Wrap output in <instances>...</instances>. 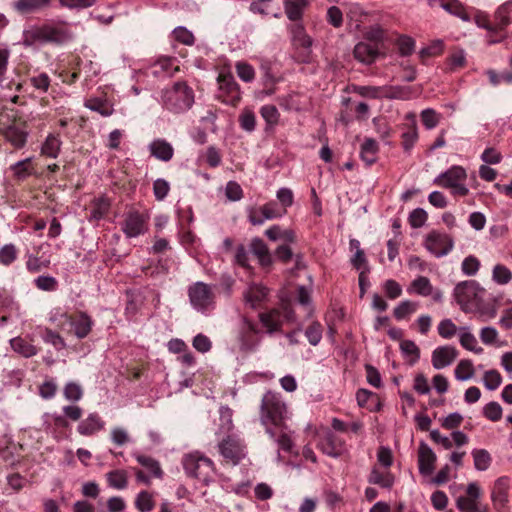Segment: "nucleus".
<instances>
[{"label": "nucleus", "mask_w": 512, "mask_h": 512, "mask_svg": "<svg viewBox=\"0 0 512 512\" xmlns=\"http://www.w3.org/2000/svg\"><path fill=\"white\" fill-rule=\"evenodd\" d=\"M260 421L265 427V432L285 452H291L293 448L292 430L286 421L289 418L288 408L282 396L278 392L267 391L260 404Z\"/></svg>", "instance_id": "nucleus-1"}, {"label": "nucleus", "mask_w": 512, "mask_h": 512, "mask_svg": "<svg viewBox=\"0 0 512 512\" xmlns=\"http://www.w3.org/2000/svg\"><path fill=\"white\" fill-rule=\"evenodd\" d=\"M71 38L72 33L66 22L49 21L25 30L23 44L27 47L44 44L62 45Z\"/></svg>", "instance_id": "nucleus-2"}, {"label": "nucleus", "mask_w": 512, "mask_h": 512, "mask_svg": "<svg viewBox=\"0 0 512 512\" xmlns=\"http://www.w3.org/2000/svg\"><path fill=\"white\" fill-rule=\"evenodd\" d=\"M161 99L167 110L173 113H182L192 107L194 91L186 82L178 81L162 91Z\"/></svg>", "instance_id": "nucleus-3"}, {"label": "nucleus", "mask_w": 512, "mask_h": 512, "mask_svg": "<svg viewBox=\"0 0 512 512\" xmlns=\"http://www.w3.org/2000/svg\"><path fill=\"white\" fill-rule=\"evenodd\" d=\"M181 463L188 477L198 479L205 484L212 480V476L215 473L213 461L199 451L185 454L182 457Z\"/></svg>", "instance_id": "nucleus-4"}, {"label": "nucleus", "mask_w": 512, "mask_h": 512, "mask_svg": "<svg viewBox=\"0 0 512 512\" xmlns=\"http://www.w3.org/2000/svg\"><path fill=\"white\" fill-rule=\"evenodd\" d=\"M485 290L480 287L475 280H466L458 283L453 292V296L460 309L465 313H471L473 306L483 297Z\"/></svg>", "instance_id": "nucleus-5"}, {"label": "nucleus", "mask_w": 512, "mask_h": 512, "mask_svg": "<svg viewBox=\"0 0 512 512\" xmlns=\"http://www.w3.org/2000/svg\"><path fill=\"white\" fill-rule=\"evenodd\" d=\"M188 297L191 306L201 312L207 313L215 308V294L210 285L198 281L188 287Z\"/></svg>", "instance_id": "nucleus-6"}, {"label": "nucleus", "mask_w": 512, "mask_h": 512, "mask_svg": "<svg viewBox=\"0 0 512 512\" xmlns=\"http://www.w3.org/2000/svg\"><path fill=\"white\" fill-rule=\"evenodd\" d=\"M218 451L224 462L238 465L246 457V445L235 435H228L218 443Z\"/></svg>", "instance_id": "nucleus-7"}, {"label": "nucleus", "mask_w": 512, "mask_h": 512, "mask_svg": "<svg viewBox=\"0 0 512 512\" xmlns=\"http://www.w3.org/2000/svg\"><path fill=\"white\" fill-rule=\"evenodd\" d=\"M217 82L219 85L218 98L225 104L236 106L240 99V87L231 73H220Z\"/></svg>", "instance_id": "nucleus-8"}, {"label": "nucleus", "mask_w": 512, "mask_h": 512, "mask_svg": "<svg viewBox=\"0 0 512 512\" xmlns=\"http://www.w3.org/2000/svg\"><path fill=\"white\" fill-rule=\"evenodd\" d=\"M0 136L15 150H20L26 146L29 132L25 123L13 121L7 125H0Z\"/></svg>", "instance_id": "nucleus-9"}, {"label": "nucleus", "mask_w": 512, "mask_h": 512, "mask_svg": "<svg viewBox=\"0 0 512 512\" xmlns=\"http://www.w3.org/2000/svg\"><path fill=\"white\" fill-rule=\"evenodd\" d=\"M149 217L139 211H129L121 223V230L128 238L143 235L148 230Z\"/></svg>", "instance_id": "nucleus-10"}, {"label": "nucleus", "mask_w": 512, "mask_h": 512, "mask_svg": "<svg viewBox=\"0 0 512 512\" xmlns=\"http://www.w3.org/2000/svg\"><path fill=\"white\" fill-rule=\"evenodd\" d=\"M453 239L450 235L436 230L431 231L425 238V247L436 257L447 255L453 248Z\"/></svg>", "instance_id": "nucleus-11"}, {"label": "nucleus", "mask_w": 512, "mask_h": 512, "mask_svg": "<svg viewBox=\"0 0 512 512\" xmlns=\"http://www.w3.org/2000/svg\"><path fill=\"white\" fill-rule=\"evenodd\" d=\"M63 317L71 325L74 335L78 339L86 338L92 331L94 321L86 312L79 311L75 315L64 313Z\"/></svg>", "instance_id": "nucleus-12"}, {"label": "nucleus", "mask_w": 512, "mask_h": 512, "mask_svg": "<svg viewBox=\"0 0 512 512\" xmlns=\"http://www.w3.org/2000/svg\"><path fill=\"white\" fill-rule=\"evenodd\" d=\"M259 329L257 325L244 319L243 328L239 335L240 350L245 353H250L256 350L259 345L260 339L258 338Z\"/></svg>", "instance_id": "nucleus-13"}, {"label": "nucleus", "mask_w": 512, "mask_h": 512, "mask_svg": "<svg viewBox=\"0 0 512 512\" xmlns=\"http://www.w3.org/2000/svg\"><path fill=\"white\" fill-rule=\"evenodd\" d=\"M508 489L509 479L507 477H500L495 481L491 499L498 512H508Z\"/></svg>", "instance_id": "nucleus-14"}, {"label": "nucleus", "mask_w": 512, "mask_h": 512, "mask_svg": "<svg viewBox=\"0 0 512 512\" xmlns=\"http://www.w3.org/2000/svg\"><path fill=\"white\" fill-rule=\"evenodd\" d=\"M466 178L467 174L465 169L461 166L455 165L437 176L434 180V184L443 188H451L456 184L465 182Z\"/></svg>", "instance_id": "nucleus-15"}, {"label": "nucleus", "mask_w": 512, "mask_h": 512, "mask_svg": "<svg viewBox=\"0 0 512 512\" xmlns=\"http://www.w3.org/2000/svg\"><path fill=\"white\" fill-rule=\"evenodd\" d=\"M436 454L424 442H420L418 448V467L422 475H430L435 469Z\"/></svg>", "instance_id": "nucleus-16"}, {"label": "nucleus", "mask_w": 512, "mask_h": 512, "mask_svg": "<svg viewBox=\"0 0 512 512\" xmlns=\"http://www.w3.org/2000/svg\"><path fill=\"white\" fill-rule=\"evenodd\" d=\"M320 450L331 457H339L344 451V442L332 432L326 433L319 441Z\"/></svg>", "instance_id": "nucleus-17"}, {"label": "nucleus", "mask_w": 512, "mask_h": 512, "mask_svg": "<svg viewBox=\"0 0 512 512\" xmlns=\"http://www.w3.org/2000/svg\"><path fill=\"white\" fill-rule=\"evenodd\" d=\"M458 352L452 346H440L432 353V365L435 369L449 366L457 357Z\"/></svg>", "instance_id": "nucleus-18"}, {"label": "nucleus", "mask_w": 512, "mask_h": 512, "mask_svg": "<svg viewBox=\"0 0 512 512\" xmlns=\"http://www.w3.org/2000/svg\"><path fill=\"white\" fill-rule=\"evenodd\" d=\"M150 155L157 160L169 162L174 156L173 146L165 139H154L148 146Z\"/></svg>", "instance_id": "nucleus-19"}, {"label": "nucleus", "mask_w": 512, "mask_h": 512, "mask_svg": "<svg viewBox=\"0 0 512 512\" xmlns=\"http://www.w3.org/2000/svg\"><path fill=\"white\" fill-rule=\"evenodd\" d=\"M249 248L263 268L270 267L272 265V255L263 239L258 237L253 238L250 242Z\"/></svg>", "instance_id": "nucleus-20"}, {"label": "nucleus", "mask_w": 512, "mask_h": 512, "mask_svg": "<svg viewBox=\"0 0 512 512\" xmlns=\"http://www.w3.org/2000/svg\"><path fill=\"white\" fill-rule=\"evenodd\" d=\"M104 426L105 422L102 420L99 414L91 413L87 418L78 424L77 431L83 436H91L104 429Z\"/></svg>", "instance_id": "nucleus-21"}, {"label": "nucleus", "mask_w": 512, "mask_h": 512, "mask_svg": "<svg viewBox=\"0 0 512 512\" xmlns=\"http://www.w3.org/2000/svg\"><path fill=\"white\" fill-rule=\"evenodd\" d=\"M354 57L365 64L373 63L379 54L378 45H373L367 42H359L355 45L353 50Z\"/></svg>", "instance_id": "nucleus-22"}, {"label": "nucleus", "mask_w": 512, "mask_h": 512, "mask_svg": "<svg viewBox=\"0 0 512 512\" xmlns=\"http://www.w3.org/2000/svg\"><path fill=\"white\" fill-rule=\"evenodd\" d=\"M259 320L266 328L267 333L272 334L281 329L283 323V315L277 309H272L259 314Z\"/></svg>", "instance_id": "nucleus-23"}, {"label": "nucleus", "mask_w": 512, "mask_h": 512, "mask_svg": "<svg viewBox=\"0 0 512 512\" xmlns=\"http://www.w3.org/2000/svg\"><path fill=\"white\" fill-rule=\"evenodd\" d=\"M308 6V0H285L284 10L289 20L299 23L303 17L305 8Z\"/></svg>", "instance_id": "nucleus-24"}, {"label": "nucleus", "mask_w": 512, "mask_h": 512, "mask_svg": "<svg viewBox=\"0 0 512 512\" xmlns=\"http://www.w3.org/2000/svg\"><path fill=\"white\" fill-rule=\"evenodd\" d=\"M378 152V143L372 138H366L361 144L360 158L367 166H371L377 161Z\"/></svg>", "instance_id": "nucleus-25"}, {"label": "nucleus", "mask_w": 512, "mask_h": 512, "mask_svg": "<svg viewBox=\"0 0 512 512\" xmlns=\"http://www.w3.org/2000/svg\"><path fill=\"white\" fill-rule=\"evenodd\" d=\"M368 482L381 488L391 489L394 485L395 477L389 471L382 472L377 467H373L368 476Z\"/></svg>", "instance_id": "nucleus-26"}, {"label": "nucleus", "mask_w": 512, "mask_h": 512, "mask_svg": "<svg viewBox=\"0 0 512 512\" xmlns=\"http://www.w3.org/2000/svg\"><path fill=\"white\" fill-rule=\"evenodd\" d=\"M11 348L14 352L20 354L25 358H30L38 354L39 349L32 343L28 342L25 338L20 336L10 340Z\"/></svg>", "instance_id": "nucleus-27"}, {"label": "nucleus", "mask_w": 512, "mask_h": 512, "mask_svg": "<svg viewBox=\"0 0 512 512\" xmlns=\"http://www.w3.org/2000/svg\"><path fill=\"white\" fill-rule=\"evenodd\" d=\"M39 335L46 344L52 345L57 351L66 348L64 338L57 331H54L51 328H39Z\"/></svg>", "instance_id": "nucleus-28"}, {"label": "nucleus", "mask_w": 512, "mask_h": 512, "mask_svg": "<svg viewBox=\"0 0 512 512\" xmlns=\"http://www.w3.org/2000/svg\"><path fill=\"white\" fill-rule=\"evenodd\" d=\"M62 141L59 135L50 133L41 147V154L49 158H57L61 150Z\"/></svg>", "instance_id": "nucleus-29"}, {"label": "nucleus", "mask_w": 512, "mask_h": 512, "mask_svg": "<svg viewBox=\"0 0 512 512\" xmlns=\"http://www.w3.org/2000/svg\"><path fill=\"white\" fill-rule=\"evenodd\" d=\"M441 7L448 13L459 17L465 22L471 20V15L467 11V8L458 0H445L442 2Z\"/></svg>", "instance_id": "nucleus-30"}, {"label": "nucleus", "mask_w": 512, "mask_h": 512, "mask_svg": "<svg viewBox=\"0 0 512 512\" xmlns=\"http://www.w3.org/2000/svg\"><path fill=\"white\" fill-rule=\"evenodd\" d=\"M494 19L500 30L502 27L507 28L510 25L512 22V0L505 2L497 8L494 13Z\"/></svg>", "instance_id": "nucleus-31"}, {"label": "nucleus", "mask_w": 512, "mask_h": 512, "mask_svg": "<svg viewBox=\"0 0 512 512\" xmlns=\"http://www.w3.org/2000/svg\"><path fill=\"white\" fill-rule=\"evenodd\" d=\"M29 83L39 94H45L51 86V78L46 72L34 71Z\"/></svg>", "instance_id": "nucleus-32"}, {"label": "nucleus", "mask_w": 512, "mask_h": 512, "mask_svg": "<svg viewBox=\"0 0 512 512\" xmlns=\"http://www.w3.org/2000/svg\"><path fill=\"white\" fill-rule=\"evenodd\" d=\"M50 2V0H17L14 7L18 12L27 14L48 7Z\"/></svg>", "instance_id": "nucleus-33"}, {"label": "nucleus", "mask_w": 512, "mask_h": 512, "mask_svg": "<svg viewBox=\"0 0 512 512\" xmlns=\"http://www.w3.org/2000/svg\"><path fill=\"white\" fill-rule=\"evenodd\" d=\"M32 157L20 160L10 166V171L18 180H23L33 174Z\"/></svg>", "instance_id": "nucleus-34"}, {"label": "nucleus", "mask_w": 512, "mask_h": 512, "mask_svg": "<svg viewBox=\"0 0 512 512\" xmlns=\"http://www.w3.org/2000/svg\"><path fill=\"white\" fill-rule=\"evenodd\" d=\"M293 42L303 48H310L312 46V39L306 33L304 26L301 23H294L290 27Z\"/></svg>", "instance_id": "nucleus-35"}, {"label": "nucleus", "mask_w": 512, "mask_h": 512, "mask_svg": "<svg viewBox=\"0 0 512 512\" xmlns=\"http://www.w3.org/2000/svg\"><path fill=\"white\" fill-rule=\"evenodd\" d=\"M381 97L388 99L408 100L411 97V88L407 86L382 87Z\"/></svg>", "instance_id": "nucleus-36"}, {"label": "nucleus", "mask_w": 512, "mask_h": 512, "mask_svg": "<svg viewBox=\"0 0 512 512\" xmlns=\"http://www.w3.org/2000/svg\"><path fill=\"white\" fill-rule=\"evenodd\" d=\"M108 485L114 489L122 490L128 485V474L123 469H116L106 474Z\"/></svg>", "instance_id": "nucleus-37"}, {"label": "nucleus", "mask_w": 512, "mask_h": 512, "mask_svg": "<svg viewBox=\"0 0 512 512\" xmlns=\"http://www.w3.org/2000/svg\"><path fill=\"white\" fill-rule=\"evenodd\" d=\"M472 312L478 313L481 321H487L497 315V307L494 303H485L483 297H480L473 306Z\"/></svg>", "instance_id": "nucleus-38"}, {"label": "nucleus", "mask_w": 512, "mask_h": 512, "mask_svg": "<svg viewBox=\"0 0 512 512\" xmlns=\"http://www.w3.org/2000/svg\"><path fill=\"white\" fill-rule=\"evenodd\" d=\"M460 344L466 350L472 351L476 354H481L483 352V348L478 346V342L476 337L468 331L467 327H460Z\"/></svg>", "instance_id": "nucleus-39"}, {"label": "nucleus", "mask_w": 512, "mask_h": 512, "mask_svg": "<svg viewBox=\"0 0 512 512\" xmlns=\"http://www.w3.org/2000/svg\"><path fill=\"white\" fill-rule=\"evenodd\" d=\"M85 107L104 117L110 116L114 112L113 106L109 102L97 97L86 100Z\"/></svg>", "instance_id": "nucleus-40"}, {"label": "nucleus", "mask_w": 512, "mask_h": 512, "mask_svg": "<svg viewBox=\"0 0 512 512\" xmlns=\"http://www.w3.org/2000/svg\"><path fill=\"white\" fill-rule=\"evenodd\" d=\"M419 307L417 302L410 300L401 301L393 310V316L396 320H403L415 313Z\"/></svg>", "instance_id": "nucleus-41"}, {"label": "nucleus", "mask_w": 512, "mask_h": 512, "mask_svg": "<svg viewBox=\"0 0 512 512\" xmlns=\"http://www.w3.org/2000/svg\"><path fill=\"white\" fill-rule=\"evenodd\" d=\"M267 296V289L262 286H251L249 290L245 293L244 298L247 303L250 304L252 308H256V306Z\"/></svg>", "instance_id": "nucleus-42"}, {"label": "nucleus", "mask_w": 512, "mask_h": 512, "mask_svg": "<svg viewBox=\"0 0 512 512\" xmlns=\"http://www.w3.org/2000/svg\"><path fill=\"white\" fill-rule=\"evenodd\" d=\"M137 459V462L143 466L144 468H146L153 477L155 478H162L163 476V471L160 467V464L157 460H155L154 458L150 457V456H145V455H138L136 457Z\"/></svg>", "instance_id": "nucleus-43"}, {"label": "nucleus", "mask_w": 512, "mask_h": 512, "mask_svg": "<svg viewBox=\"0 0 512 512\" xmlns=\"http://www.w3.org/2000/svg\"><path fill=\"white\" fill-rule=\"evenodd\" d=\"M492 280L499 285H506L512 280V271L504 264H496L492 270Z\"/></svg>", "instance_id": "nucleus-44"}, {"label": "nucleus", "mask_w": 512, "mask_h": 512, "mask_svg": "<svg viewBox=\"0 0 512 512\" xmlns=\"http://www.w3.org/2000/svg\"><path fill=\"white\" fill-rule=\"evenodd\" d=\"M455 377L459 381H466L474 376V367L471 360L462 359L455 368Z\"/></svg>", "instance_id": "nucleus-45"}, {"label": "nucleus", "mask_w": 512, "mask_h": 512, "mask_svg": "<svg viewBox=\"0 0 512 512\" xmlns=\"http://www.w3.org/2000/svg\"><path fill=\"white\" fill-rule=\"evenodd\" d=\"M135 507L140 512H150L154 508L153 496L150 492L143 490L138 493L135 499Z\"/></svg>", "instance_id": "nucleus-46"}, {"label": "nucleus", "mask_w": 512, "mask_h": 512, "mask_svg": "<svg viewBox=\"0 0 512 512\" xmlns=\"http://www.w3.org/2000/svg\"><path fill=\"white\" fill-rule=\"evenodd\" d=\"M110 209V202L107 198L101 197L95 199L91 208V218L95 220L102 219Z\"/></svg>", "instance_id": "nucleus-47"}, {"label": "nucleus", "mask_w": 512, "mask_h": 512, "mask_svg": "<svg viewBox=\"0 0 512 512\" xmlns=\"http://www.w3.org/2000/svg\"><path fill=\"white\" fill-rule=\"evenodd\" d=\"M411 289L421 296H429L433 292L430 280L425 276H419L411 283Z\"/></svg>", "instance_id": "nucleus-48"}, {"label": "nucleus", "mask_w": 512, "mask_h": 512, "mask_svg": "<svg viewBox=\"0 0 512 512\" xmlns=\"http://www.w3.org/2000/svg\"><path fill=\"white\" fill-rule=\"evenodd\" d=\"M474 466L479 471H485L491 464V456L485 449H475L472 452Z\"/></svg>", "instance_id": "nucleus-49"}, {"label": "nucleus", "mask_w": 512, "mask_h": 512, "mask_svg": "<svg viewBox=\"0 0 512 512\" xmlns=\"http://www.w3.org/2000/svg\"><path fill=\"white\" fill-rule=\"evenodd\" d=\"M507 30L506 27H502L501 30L498 28V24L494 23V26L491 30L487 31L486 35V43L488 45H494L503 42L506 38Z\"/></svg>", "instance_id": "nucleus-50"}, {"label": "nucleus", "mask_w": 512, "mask_h": 512, "mask_svg": "<svg viewBox=\"0 0 512 512\" xmlns=\"http://www.w3.org/2000/svg\"><path fill=\"white\" fill-rule=\"evenodd\" d=\"M18 255V250L14 244H6L0 249V263L4 266L11 265Z\"/></svg>", "instance_id": "nucleus-51"}, {"label": "nucleus", "mask_w": 512, "mask_h": 512, "mask_svg": "<svg viewBox=\"0 0 512 512\" xmlns=\"http://www.w3.org/2000/svg\"><path fill=\"white\" fill-rule=\"evenodd\" d=\"M176 59L174 58H165L159 60L154 66V73L158 74L160 72L165 73L169 76L174 75V72L179 70L178 66H175Z\"/></svg>", "instance_id": "nucleus-52"}, {"label": "nucleus", "mask_w": 512, "mask_h": 512, "mask_svg": "<svg viewBox=\"0 0 512 512\" xmlns=\"http://www.w3.org/2000/svg\"><path fill=\"white\" fill-rule=\"evenodd\" d=\"M35 286L42 291H55L58 288V281L55 277L49 275L38 276L34 280Z\"/></svg>", "instance_id": "nucleus-53"}, {"label": "nucleus", "mask_w": 512, "mask_h": 512, "mask_svg": "<svg viewBox=\"0 0 512 512\" xmlns=\"http://www.w3.org/2000/svg\"><path fill=\"white\" fill-rule=\"evenodd\" d=\"M262 207V214L266 218V220H272L276 218H280L285 214V209H281L279 204L275 201H270Z\"/></svg>", "instance_id": "nucleus-54"}, {"label": "nucleus", "mask_w": 512, "mask_h": 512, "mask_svg": "<svg viewBox=\"0 0 512 512\" xmlns=\"http://www.w3.org/2000/svg\"><path fill=\"white\" fill-rule=\"evenodd\" d=\"M400 350L404 355L412 356L410 364L413 365L420 358V349L412 340H403L400 343Z\"/></svg>", "instance_id": "nucleus-55"}, {"label": "nucleus", "mask_w": 512, "mask_h": 512, "mask_svg": "<svg viewBox=\"0 0 512 512\" xmlns=\"http://www.w3.org/2000/svg\"><path fill=\"white\" fill-rule=\"evenodd\" d=\"M440 114H438L434 109L428 108L421 112V121L426 129L435 128L440 121Z\"/></svg>", "instance_id": "nucleus-56"}, {"label": "nucleus", "mask_w": 512, "mask_h": 512, "mask_svg": "<svg viewBox=\"0 0 512 512\" xmlns=\"http://www.w3.org/2000/svg\"><path fill=\"white\" fill-rule=\"evenodd\" d=\"M173 37L176 41L184 45H193L195 41V37L191 31L187 28L179 26L175 28L172 32Z\"/></svg>", "instance_id": "nucleus-57"}, {"label": "nucleus", "mask_w": 512, "mask_h": 512, "mask_svg": "<svg viewBox=\"0 0 512 512\" xmlns=\"http://www.w3.org/2000/svg\"><path fill=\"white\" fill-rule=\"evenodd\" d=\"M63 394L67 400L76 402L82 398L83 389L79 384L75 382H69L65 385Z\"/></svg>", "instance_id": "nucleus-58"}, {"label": "nucleus", "mask_w": 512, "mask_h": 512, "mask_svg": "<svg viewBox=\"0 0 512 512\" xmlns=\"http://www.w3.org/2000/svg\"><path fill=\"white\" fill-rule=\"evenodd\" d=\"M437 330L442 338L451 339L458 331V328L451 319H443L438 324Z\"/></svg>", "instance_id": "nucleus-59"}, {"label": "nucleus", "mask_w": 512, "mask_h": 512, "mask_svg": "<svg viewBox=\"0 0 512 512\" xmlns=\"http://www.w3.org/2000/svg\"><path fill=\"white\" fill-rule=\"evenodd\" d=\"M240 127L248 132H252L256 127V117L253 111L244 110L239 116Z\"/></svg>", "instance_id": "nucleus-60"}, {"label": "nucleus", "mask_w": 512, "mask_h": 512, "mask_svg": "<svg viewBox=\"0 0 512 512\" xmlns=\"http://www.w3.org/2000/svg\"><path fill=\"white\" fill-rule=\"evenodd\" d=\"M170 191V184L162 178H158L153 182V193L158 201H163Z\"/></svg>", "instance_id": "nucleus-61"}, {"label": "nucleus", "mask_w": 512, "mask_h": 512, "mask_svg": "<svg viewBox=\"0 0 512 512\" xmlns=\"http://www.w3.org/2000/svg\"><path fill=\"white\" fill-rule=\"evenodd\" d=\"M309 343L316 346L322 339V326L318 322H313L305 331Z\"/></svg>", "instance_id": "nucleus-62"}, {"label": "nucleus", "mask_w": 512, "mask_h": 512, "mask_svg": "<svg viewBox=\"0 0 512 512\" xmlns=\"http://www.w3.org/2000/svg\"><path fill=\"white\" fill-rule=\"evenodd\" d=\"M398 50L401 56H409L415 48V40L409 36L402 35L397 40Z\"/></svg>", "instance_id": "nucleus-63"}, {"label": "nucleus", "mask_w": 512, "mask_h": 512, "mask_svg": "<svg viewBox=\"0 0 512 512\" xmlns=\"http://www.w3.org/2000/svg\"><path fill=\"white\" fill-rule=\"evenodd\" d=\"M483 381L488 390H496L501 385L502 377L497 370H489L485 372Z\"/></svg>", "instance_id": "nucleus-64"}]
</instances>
